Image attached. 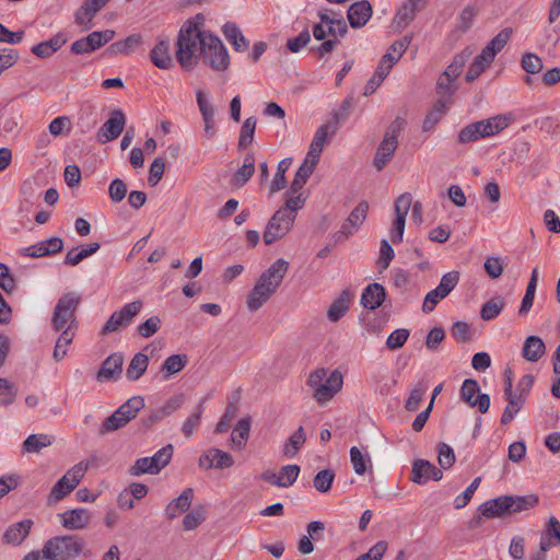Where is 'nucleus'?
<instances>
[{
	"label": "nucleus",
	"instance_id": "obj_1",
	"mask_svg": "<svg viewBox=\"0 0 560 560\" xmlns=\"http://www.w3.org/2000/svg\"><path fill=\"white\" fill-rule=\"evenodd\" d=\"M288 269L289 262L279 258L259 276L254 288L246 296V305L249 311L259 310L277 292Z\"/></svg>",
	"mask_w": 560,
	"mask_h": 560
},
{
	"label": "nucleus",
	"instance_id": "obj_2",
	"mask_svg": "<svg viewBox=\"0 0 560 560\" xmlns=\"http://www.w3.org/2000/svg\"><path fill=\"white\" fill-rule=\"evenodd\" d=\"M202 32L197 24L185 23L177 35L175 56L180 67L192 70L200 60Z\"/></svg>",
	"mask_w": 560,
	"mask_h": 560
},
{
	"label": "nucleus",
	"instance_id": "obj_3",
	"mask_svg": "<svg viewBox=\"0 0 560 560\" xmlns=\"http://www.w3.org/2000/svg\"><path fill=\"white\" fill-rule=\"evenodd\" d=\"M538 503L536 494L502 495L488 500L479 505L478 511L486 518H503L530 510Z\"/></svg>",
	"mask_w": 560,
	"mask_h": 560
},
{
	"label": "nucleus",
	"instance_id": "obj_4",
	"mask_svg": "<svg viewBox=\"0 0 560 560\" xmlns=\"http://www.w3.org/2000/svg\"><path fill=\"white\" fill-rule=\"evenodd\" d=\"M303 209L302 199H284V205L277 210L268 221L264 232V242L267 245L285 236L293 226L299 210Z\"/></svg>",
	"mask_w": 560,
	"mask_h": 560
},
{
	"label": "nucleus",
	"instance_id": "obj_5",
	"mask_svg": "<svg viewBox=\"0 0 560 560\" xmlns=\"http://www.w3.org/2000/svg\"><path fill=\"white\" fill-rule=\"evenodd\" d=\"M343 376L339 370L316 368L308 375L307 386L312 397L319 404L330 401L342 388Z\"/></svg>",
	"mask_w": 560,
	"mask_h": 560
},
{
	"label": "nucleus",
	"instance_id": "obj_6",
	"mask_svg": "<svg viewBox=\"0 0 560 560\" xmlns=\"http://www.w3.org/2000/svg\"><path fill=\"white\" fill-rule=\"evenodd\" d=\"M81 303V295L77 292H68L60 296L54 307L51 316V327L55 331H69L75 335L77 316L75 313Z\"/></svg>",
	"mask_w": 560,
	"mask_h": 560
},
{
	"label": "nucleus",
	"instance_id": "obj_7",
	"mask_svg": "<svg viewBox=\"0 0 560 560\" xmlns=\"http://www.w3.org/2000/svg\"><path fill=\"white\" fill-rule=\"evenodd\" d=\"M84 541L74 535H62L49 538L43 546V558L46 560H74L83 553Z\"/></svg>",
	"mask_w": 560,
	"mask_h": 560
},
{
	"label": "nucleus",
	"instance_id": "obj_8",
	"mask_svg": "<svg viewBox=\"0 0 560 560\" xmlns=\"http://www.w3.org/2000/svg\"><path fill=\"white\" fill-rule=\"evenodd\" d=\"M200 58L215 71H224L230 65L229 52L221 39L207 31L201 39Z\"/></svg>",
	"mask_w": 560,
	"mask_h": 560
},
{
	"label": "nucleus",
	"instance_id": "obj_9",
	"mask_svg": "<svg viewBox=\"0 0 560 560\" xmlns=\"http://www.w3.org/2000/svg\"><path fill=\"white\" fill-rule=\"evenodd\" d=\"M412 206V218L415 221L422 220V205L419 201L412 203V196L409 192L400 195L395 202L396 219L393 223L390 240L393 243H400L404 237L406 217Z\"/></svg>",
	"mask_w": 560,
	"mask_h": 560
},
{
	"label": "nucleus",
	"instance_id": "obj_10",
	"mask_svg": "<svg viewBox=\"0 0 560 560\" xmlns=\"http://www.w3.org/2000/svg\"><path fill=\"white\" fill-rule=\"evenodd\" d=\"M89 467L90 463L88 460H82L68 469L67 472L52 486L48 495V502H58L70 494L80 483Z\"/></svg>",
	"mask_w": 560,
	"mask_h": 560
},
{
	"label": "nucleus",
	"instance_id": "obj_11",
	"mask_svg": "<svg viewBox=\"0 0 560 560\" xmlns=\"http://www.w3.org/2000/svg\"><path fill=\"white\" fill-rule=\"evenodd\" d=\"M174 447L167 444L159 450L153 456L138 458L130 467V475L140 476L144 474L155 475L166 467L173 456Z\"/></svg>",
	"mask_w": 560,
	"mask_h": 560
},
{
	"label": "nucleus",
	"instance_id": "obj_12",
	"mask_svg": "<svg viewBox=\"0 0 560 560\" xmlns=\"http://www.w3.org/2000/svg\"><path fill=\"white\" fill-rule=\"evenodd\" d=\"M458 281V271L453 270L443 275L439 285L427 293L422 304V311L424 313H431L436 304L452 292V290L457 285Z\"/></svg>",
	"mask_w": 560,
	"mask_h": 560
},
{
	"label": "nucleus",
	"instance_id": "obj_13",
	"mask_svg": "<svg viewBox=\"0 0 560 560\" xmlns=\"http://www.w3.org/2000/svg\"><path fill=\"white\" fill-rule=\"evenodd\" d=\"M460 399L481 413H486L490 407V396L488 394H481L478 382L472 378H467L463 382Z\"/></svg>",
	"mask_w": 560,
	"mask_h": 560
},
{
	"label": "nucleus",
	"instance_id": "obj_14",
	"mask_svg": "<svg viewBox=\"0 0 560 560\" xmlns=\"http://www.w3.org/2000/svg\"><path fill=\"white\" fill-rule=\"evenodd\" d=\"M513 115L511 113H506L492 116L488 119L471 122V125L478 139H481L500 133L505 128H508L513 122Z\"/></svg>",
	"mask_w": 560,
	"mask_h": 560
},
{
	"label": "nucleus",
	"instance_id": "obj_15",
	"mask_svg": "<svg viewBox=\"0 0 560 560\" xmlns=\"http://www.w3.org/2000/svg\"><path fill=\"white\" fill-rule=\"evenodd\" d=\"M412 39L411 35H407L404 38L394 42L390 45V50L396 51L397 55L393 56L390 51H387L381 59V62L375 71V75L377 77V81H383L385 77L389 73L393 66L400 59L402 54L406 51L408 46L410 45Z\"/></svg>",
	"mask_w": 560,
	"mask_h": 560
},
{
	"label": "nucleus",
	"instance_id": "obj_16",
	"mask_svg": "<svg viewBox=\"0 0 560 560\" xmlns=\"http://www.w3.org/2000/svg\"><path fill=\"white\" fill-rule=\"evenodd\" d=\"M126 117L121 109L112 112L110 117L103 124L97 131V139L101 143H106L117 139L124 130Z\"/></svg>",
	"mask_w": 560,
	"mask_h": 560
},
{
	"label": "nucleus",
	"instance_id": "obj_17",
	"mask_svg": "<svg viewBox=\"0 0 560 560\" xmlns=\"http://www.w3.org/2000/svg\"><path fill=\"white\" fill-rule=\"evenodd\" d=\"M234 465L233 456L222 450L212 447L206 451L198 460V466L201 469H225Z\"/></svg>",
	"mask_w": 560,
	"mask_h": 560
},
{
	"label": "nucleus",
	"instance_id": "obj_18",
	"mask_svg": "<svg viewBox=\"0 0 560 560\" xmlns=\"http://www.w3.org/2000/svg\"><path fill=\"white\" fill-rule=\"evenodd\" d=\"M512 28H503L498 33L475 58L481 61L487 68L492 63L497 54L501 51L512 36Z\"/></svg>",
	"mask_w": 560,
	"mask_h": 560
},
{
	"label": "nucleus",
	"instance_id": "obj_19",
	"mask_svg": "<svg viewBox=\"0 0 560 560\" xmlns=\"http://www.w3.org/2000/svg\"><path fill=\"white\" fill-rule=\"evenodd\" d=\"M369 211V203L361 201L349 214L346 222L342 224L340 231L336 234V240L339 241L341 236L348 238L350 235L358 230V228L364 222Z\"/></svg>",
	"mask_w": 560,
	"mask_h": 560
},
{
	"label": "nucleus",
	"instance_id": "obj_20",
	"mask_svg": "<svg viewBox=\"0 0 560 560\" xmlns=\"http://www.w3.org/2000/svg\"><path fill=\"white\" fill-rule=\"evenodd\" d=\"M150 60L156 68L162 70H167L173 67L171 44L166 36H160L158 38L155 46L150 51Z\"/></svg>",
	"mask_w": 560,
	"mask_h": 560
},
{
	"label": "nucleus",
	"instance_id": "obj_21",
	"mask_svg": "<svg viewBox=\"0 0 560 560\" xmlns=\"http://www.w3.org/2000/svg\"><path fill=\"white\" fill-rule=\"evenodd\" d=\"M443 477L442 470L425 459H417L412 465L411 480L424 485L430 479L439 481Z\"/></svg>",
	"mask_w": 560,
	"mask_h": 560
},
{
	"label": "nucleus",
	"instance_id": "obj_22",
	"mask_svg": "<svg viewBox=\"0 0 560 560\" xmlns=\"http://www.w3.org/2000/svg\"><path fill=\"white\" fill-rule=\"evenodd\" d=\"M336 132H337V127H336L335 122L327 121L326 124L322 125L316 130L306 155L319 161V156L322 154L325 143Z\"/></svg>",
	"mask_w": 560,
	"mask_h": 560
},
{
	"label": "nucleus",
	"instance_id": "obj_23",
	"mask_svg": "<svg viewBox=\"0 0 560 560\" xmlns=\"http://www.w3.org/2000/svg\"><path fill=\"white\" fill-rule=\"evenodd\" d=\"M106 4L101 0H85L83 4L75 11L74 21L83 31L92 27L93 19Z\"/></svg>",
	"mask_w": 560,
	"mask_h": 560
},
{
	"label": "nucleus",
	"instance_id": "obj_24",
	"mask_svg": "<svg viewBox=\"0 0 560 560\" xmlns=\"http://www.w3.org/2000/svg\"><path fill=\"white\" fill-rule=\"evenodd\" d=\"M63 249V240L57 236L38 242L23 249V255L39 258L60 253Z\"/></svg>",
	"mask_w": 560,
	"mask_h": 560
},
{
	"label": "nucleus",
	"instance_id": "obj_25",
	"mask_svg": "<svg viewBox=\"0 0 560 560\" xmlns=\"http://www.w3.org/2000/svg\"><path fill=\"white\" fill-rule=\"evenodd\" d=\"M58 516L62 526L71 530L83 529L91 521V514L83 508L67 510Z\"/></svg>",
	"mask_w": 560,
	"mask_h": 560
},
{
	"label": "nucleus",
	"instance_id": "obj_26",
	"mask_svg": "<svg viewBox=\"0 0 560 560\" xmlns=\"http://www.w3.org/2000/svg\"><path fill=\"white\" fill-rule=\"evenodd\" d=\"M144 406V399L141 396H133L124 402L115 412L106 417L105 420H133Z\"/></svg>",
	"mask_w": 560,
	"mask_h": 560
},
{
	"label": "nucleus",
	"instance_id": "obj_27",
	"mask_svg": "<svg viewBox=\"0 0 560 560\" xmlns=\"http://www.w3.org/2000/svg\"><path fill=\"white\" fill-rule=\"evenodd\" d=\"M32 526L33 521L30 518L10 525L3 534V542L14 546L21 545L28 536Z\"/></svg>",
	"mask_w": 560,
	"mask_h": 560
},
{
	"label": "nucleus",
	"instance_id": "obj_28",
	"mask_svg": "<svg viewBox=\"0 0 560 560\" xmlns=\"http://www.w3.org/2000/svg\"><path fill=\"white\" fill-rule=\"evenodd\" d=\"M504 396L508 400V405L502 413L501 420H512L521 410L526 399L524 395H517L516 392H513L511 377H508L505 381Z\"/></svg>",
	"mask_w": 560,
	"mask_h": 560
},
{
	"label": "nucleus",
	"instance_id": "obj_29",
	"mask_svg": "<svg viewBox=\"0 0 560 560\" xmlns=\"http://www.w3.org/2000/svg\"><path fill=\"white\" fill-rule=\"evenodd\" d=\"M372 16V5L369 1H359L350 5L348 20L353 28L364 26Z\"/></svg>",
	"mask_w": 560,
	"mask_h": 560
},
{
	"label": "nucleus",
	"instance_id": "obj_30",
	"mask_svg": "<svg viewBox=\"0 0 560 560\" xmlns=\"http://www.w3.org/2000/svg\"><path fill=\"white\" fill-rule=\"evenodd\" d=\"M352 298L353 294L349 290L341 291L338 298L331 302L327 310V318L329 322L337 323L346 315L350 310Z\"/></svg>",
	"mask_w": 560,
	"mask_h": 560
},
{
	"label": "nucleus",
	"instance_id": "obj_31",
	"mask_svg": "<svg viewBox=\"0 0 560 560\" xmlns=\"http://www.w3.org/2000/svg\"><path fill=\"white\" fill-rule=\"evenodd\" d=\"M124 357L121 353H113L107 357L97 372V380L100 382L112 380L122 372Z\"/></svg>",
	"mask_w": 560,
	"mask_h": 560
},
{
	"label": "nucleus",
	"instance_id": "obj_32",
	"mask_svg": "<svg viewBox=\"0 0 560 560\" xmlns=\"http://www.w3.org/2000/svg\"><path fill=\"white\" fill-rule=\"evenodd\" d=\"M386 296L385 289L380 283H371L369 284L362 292L361 303L365 308L376 310L380 307Z\"/></svg>",
	"mask_w": 560,
	"mask_h": 560
},
{
	"label": "nucleus",
	"instance_id": "obj_33",
	"mask_svg": "<svg viewBox=\"0 0 560 560\" xmlns=\"http://www.w3.org/2000/svg\"><path fill=\"white\" fill-rule=\"evenodd\" d=\"M194 498V490L191 488L185 489L176 499L172 500L165 510L168 520L177 517L179 514L186 512Z\"/></svg>",
	"mask_w": 560,
	"mask_h": 560
},
{
	"label": "nucleus",
	"instance_id": "obj_34",
	"mask_svg": "<svg viewBox=\"0 0 560 560\" xmlns=\"http://www.w3.org/2000/svg\"><path fill=\"white\" fill-rule=\"evenodd\" d=\"M143 43L142 36L140 34H132L126 37L124 40H118L113 43L107 48V54L109 56L125 55L128 56L135 51L136 48L141 46Z\"/></svg>",
	"mask_w": 560,
	"mask_h": 560
},
{
	"label": "nucleus",
	"instance_id": "obj_35",
	"mask_svg": "<svg viewBox=\"0 0 560 560\" xmlns=\"http://www.w3.org/2000/svg\"><path fill=\"white\" fill-rule=\"evenodd\" d=\"M546 352L545 342L540 337L528 336L522 349L523 358L528 362H537Z\"/></svg>",
	"mask_w": 560,
	"mask_h": 560
},
{
	"label": "nucleus",
	"instance_id": "obj_36",
	"mask_svg": "<svg viewBox=\"0 0 560 560\" xmlns=\"http://www.w3.org/2000/svg\"><path fill=\"white\" fill-rule=\"evenodd\" d=\"M398 141H390L389 138H383L382 142L380 143L373 165L377 171H382L386 164L392 160L393 155L395 154V151L397 149Z\"/></svg>",
	"mask_w": 560,
	"mask_h": 560
},
{
	"label": "nucleus",
	"instance_id": "obj_37",
	"mask_svg": "<svg viewBox=\"0 0 560 560\" xmlns=\"http://www.w3.org/2000/svg\"><path fill=\"white\" fill-rule=\"evenodd\" d=\"M423 0H408L397 11L394 24L398 30L407 27L419 11V3Z\"/></svg>",
	"mask_w": 560,
	"mask_h": 560
},
{
	"label": "nucleus",
	"instance_id": "obj_38",
	"mask_svg": "<svg viewBox=\"0 0 560 560\" xmlns=\"http://www.w3.org/2000/svg\"><path fill=\"white\" fill-rule=\"evenodd\" d=\"M67 43V37L58 33L50 39L42 42L32 48V52L39 58L50 57Z\"/></svg>",
	"mask_w": 560,
	"mask_h": 560
},
{
	"label": "nucleus",
	"instance_id": "obj_39",
	"mask_svg": "<svg viewBox=\"0 0 560 560\" xmlns=\"http://www.w3.org/2000/svg\"><path fill=\"white\" fill-rule=\"evenodd\" d=\"M306 442V433L303 427H299L287 439L282 446V454L285 458H294Z\"/></svg>",
	"mask_w": 560,
	"mask_h": 560
},
{
	"label": "nucleus",
	"instance_id": "obj_40",
	"mask_svg": "<svg viewBox=\"0 0 560 560\" xmlns=\"http://www.w3.org/2000/svg\"><path fill=\"white\" fill-rule=\"evenodd\" d=\"M222 32L226 40L233 45L236 51H245L249 47V42L244 37L235 23H225L222 27Z\"/></svg>",
	"mask_w": 560,
	"mask_h": 560
},
{
	"label": "nucleus",
	"instance_id": "obj_41",
	"mask_svg": "<svg viewBox=\"0 0 560 560\" xmlns=\"http://www.w3.org/2000/svg\"><path fill=\"white\" fill-rule=\"evenodd\" d=\"M100 244L97 242H94L88 244L82 248H71L67 253L63 264L69 266H77L86 257L95 254L100 249Z\"/></svg>",
	"mask_w": 560,
	"mask_h": 560
},
{
	"label": "nucleus",
	"instance_id": "obj_42",
	"mask_svg": "<svg viewBox=\"0 0 560 560\" xmlns=\"http://www.w3.org/2000/svg\"><path fill=\"white\" fill-rule=\"evenodd\" d=\"M450 104L445 103L444 100H438L431 110L427 114L423 124H422V130L428 132L431 131L435 125L443 118V116L446 114L447 106Z\"/></svg>",
	"mask_w": 560,
	"mask_h": 560
},
{
	"label": "nucleus",
	"instance_id": "obj_43",
	"mask_svg": "<svg viewBox=\"0 0 560 560\" xmlns=\"http://www.w3.org/2000/svg\"><path fill=\"white\" fill-rule=\"evenodd\" d=\"M101 47L96 33L92 32L88 36L73 42L71 51L75 55H84L91 54Z\"/></svg>",
	"mask_w": 560,
	"mask_h": 560
},
{
	"label": "nucleus",
	"instance_id": "obj_44",
	"mask_svg": "<svg viewBox=\"0 0 560 560\" xmlns=\"http://www.w3.org/2000/svg\"><path fill=\"white\" fill-rule=\"evenodd\" d=\"M148 363L149 358L147 354L142 352L135 354L126 371L127 378L131 381L139 380L147 371Z\"/></svg>",
	"mask_w": 560,
	"mask_h": 560
},
{
	"label": "nucleus",
	"instance_id": "obj_45",
	"mask_svg": "<svg viewBox=\"0 0 560 560\" xmlns=\"http://www.w3.org/2000/svg\"><path fill=\"white\" fill-rule=\"evenodd\" d=\"M185 402V395L177 394L170 397L163 406L156 411V413L150 418V420L163 419L171 417L177 411Z\"/></svg>",
	"mask_w": 560,
	"mask_h": 560
},
{
	"label": "nucleus",
	"instance_id": "obj_46",
	"mask_svg": "<svg viewBox=\"0 0 560 560\" xmlns=\"http://www.w3.org/2000/svg\"><path fill=\"white\" fill-rule=\"evenodd\" d=\"M255 172V159L252 153H247L242 167L235 173L233 183L236 186L245 185Z\"/></svg>",
	"mask_w": 560,
	"mask_h": 560
},
{
	"label": "nucleus",
	"instance_id": "obj_47",
	"mask_svg": "<svg viewBox=\"0 0 560 560\" xmlns=\"http://www.w3.org/2000/svg\"><path fill=\"white\" fill-rule=\"evenodd\" d=\"M52 438L47 434H31L23 442V451L26 453H37L42 448L49 446Z\"/></svg>",
	"mask_w": 560,
	"mask_h": 560
},
{
	"label": "nucleus",
	"instance_id": "obj_48",
	"mask_svg": "<svg viewBox=\"0 0 560 560\" xmlns=\"http://www.w3.org/2000/svg\"><path fill=\"white\" fill-rule=\"evenodd\" d=\"M188 358L186 354H173L166 358L161 371L164 372V378H168L172 374L180 372L187 364Z\"/></svg>",
	"mask_w": 560,
	"mask_h": 560
},
{
	"label": "nucleus",
	"instance_id": "obj_49",
	"mask_svg": "<svg viewBox=\"0 0 560 560\" xmlns=\"http://www.w3.org/2000/svg\"><path fill=\"white\" fill-rule=\"evenodd\" d=\"M250 422H237L232 429L231 443L236 450H242L249 438Z\"/></svg>",
	"mask_w": 560,
	"mask_h": 560
},
{
	"label": "nucleus",
	"instance_id": "obj_50",
	"mask_svg": "<svg viewBox=\"0 0 560 560\" xmlns=\"http://www.w3.org/2000/svg\"><path fill=\"white\" fill-rule=\"evenodd\" d=\"M291 165V159L287 158L279 162L277 167V173L275 174L270 186L269 191L270 194H275L277 191H280L283 189L287 185L285 179V172L288 171L289 166Z\"/></svg>",
	"mask_w": 560,
	"mask_h": 560
},
{
	"label": "nucleus",
	"instance_id": "obj_51",
	"mask_svg": "<svg viewBox=\"0 0 560 560\" xmlns=\"http://www.w3.org/2000/svg\"><path fill=\"white\" fill-rule=\"evenodd\" d=\"M300 471V466L295 464L282 466L280 474L278 475L280 481L278 482V487L289 488L290 486H292L296 481Z\"/></svg>",
	"mask_w": 560,
	"mask_h": 560
},
{
	"label": "nucleus",
	"instance_id": "obj_52",
	"mask_svg": "<svg viewBox=\"0 0 560 560\" xmlns=\"http://www.w3.org/2000/svg\"><path fill=\"white\" fill-rule=\"evenodd\" d=\"M504 301L502 298H494L486 302L480 310V317L483 320L494 319L503 310Z\"/></svg>",
	"mask_w": 560,
	"mask_h": 560
},
{
	"label": "nucleus",
	"instance_id": "obj_53",
	"mask_svg": "<svg viewBox=\"0 0 560 560\" xmlns=\"http://www.w3.org/2000/svg\"><path fill=\"white\" fill-rule=\"evenodd\" d=\"M334 479L335 474L331 469H323L313 479L314 488L322 493H327L331 489Z\"/></svg>",
	"mask_w": 560,
	"mask_h": 560
},
{
	"label": "nucleus",
	"instance_id": "obj_54",
	"mask_svg": "<svg viewBox=\"0 0 560 560\" xmlns=\"http://www.w3.org/2000/svg\"><path fill=\"white\" fill-rule=\"evenodd\" d=\"M255 129H256V118L254 116L246 118L242 125L241 132H240V139H238L240 148H246L247 145H249L253 142Z\"/></svg>",
	"mask_w": 560,
	"mask_h": 560
},
{
	"label": "nucleus",
	"instance_id": "obj_55",
	"mask_svg": "<svg viewBox=\"0 0 560 560\" xmlns=\"http://www.w3.org/2000/svg\"><path fill=\"white\" fill-rule=\"evenodd\" d=\"M452 79L447 78L443 73L439 77L436 82V93L439 94L438 100H444L445 103L451 104L455 89L453 88Z\"/></svg>",
	"mask_w": 560,
	"mask_h": 560
},
{
	"label": "nucleus",
	"instance_id": "obj_56",
	"mask_svg": "<svg viewBox=\"0 0 560 560\" xmlns=\"http://www.w3.org/2000/svg\"><path fill=\"white\" fill-rule=\"evenodd\" d=\"M477 13L478 11L475 7H465L458 15L457 30L462 33L467 32L471 27Z\"/></svg>",
	"mask_w": 560,
	"mask_h": 560
},
{
	"label": "nucleus",
	"instance_id": "obj_57",
	"mask_svg": "<svg viewBox=\"0 0 560 560\" xmlns=\"http://www.w3.org/2000/svg\"><path fill=\"white\" fill-rule=\"evenodd\" d=\"M74 335L69 331L60 332L54 349L52 357L56 361L62 360L67 354V347L72 342Z\"/></svg>",
	"mask_w": 560,
	"mask_h": 560
},
{
	"label": "nucleus",
	"instance_id": "obj_58",
	"mask_svg": "<svg viewBox=\"0 0 560 560\" xmlns=\"http://www.w3.org/2000/svg\"><path fill=\"white\" fill-rule=\"evenodd\" d=\"M521 63L522 68L529 74L539 73L544 68V63L540 57L533 52H526L522 57Z\"/></svg>",
	"mask_w": 560,
	"mask_h": 560
},
{
	"label": "nucleus",
	"instance_id": "obj_59",
	"mask_svg": "<svg viewBox=\"0 0 560 560\" xmlns=\"http://www.w3.org/2000/svg\"><path fill=\"white\" fill-rule=\"evenodd\" d=\"M48 129L55 137L68 135L71 130V120L68 116H59L50 121Z\"/></svg>",
	"mask_w": 560,
	"mask_h": 560
},
{
	"label": "nucleus",
	"instance_id": "obj_60",
	"mask_svg": "<svg viewBox=\"0 0 560 560\" xmlns=\"http://www.w3.org/2000/svg\"><path fill=\"white\" fill-rule=\"evenodd\" d=\"M480 480H481L480 477L475 478L471 481V483L466 488V490L455 498V500H454L455 509H457V510L463 509L469 503L475 491L479 487Z\"/></svg>",
	"mask_w": 560,
	"mask_h": 560
},
{
	"label": "nucleus",
	"instance_id": "obj_61",
	"mask_svg": "<svg viewBox=\"0 0 560 560\" xmlns=\"http://www.w3.org/2000/svg\"><path fill=\"white\" fill-rule=\"evenodd\" d=\"M409 337V330L405 328H399L394 330L386 340V347L389 350H396L401 348Z\"/></svg>",
	"mask_w": 560,
	"mask_h": 560
},
{
	"label": "nucleus",
	"instance_id": "obj_62",
	"mask_svg": "<svg viewBox=\"0 0 560 560\" xmlns=\"http://www.w3.org/2000/svg\"><path fill=\"white\" fill-rule=\"evenodd\" d=\"M127 194V185L120 178L112 180L108 187V195L113 202H120L125 199Z\"/></svg>",
	"mask_w": 560,
	"mask_h": 560
},
{
	"label": "nucleus",
	"instance_id": "obj_63",
	"mask_svg": "<svg viewBox=\"0 0 560 560\" xmlns=\"http://www.w3.org/2000/svg\"><path fill=\"white\" fill-rule=\"evenodd\" d=\"M161 327V319L158 316H151L137 328L138 334L143 338L153 336Z\"/></svg>",
	"mask_w": 560,
	"mask_h": 560
},
{
	"label": "nucleus",
	"instance_id": "obj_64",
	"mask_svg": "<svg viewBox=\"0 0 560 560\" xmlns=\"http://www.w3.org/2000/svg\"><path fill=\"white\" fill-rule=\"evenodd\" d=\"M387 546L385 540H380L373 545L368 552L359 556L355 560H382L387 550Z\"/></svg>",
	"mask_w": 560,
	"mask_h": 560
}]
</instances>
